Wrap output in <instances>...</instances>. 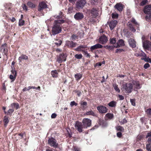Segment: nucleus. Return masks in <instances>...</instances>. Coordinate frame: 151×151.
Listing matches in <instances>:
<instances>
[{"label": "nucleus", "mask_w": 151, "mask_h": 151, "mask_svg": "<svg viewBox=\"0 0 151 151\" xmlns=\"http://www.w3.org/2000/svg\"><path fill=\"white\" fill-rule=\"evenodd\" d=\"M12 74L13 75L16 76H17V72L15 70H12Z\"/></svg>", "instance_id": "obj_55"}, {"label": "nucleus", "mask_w": 151, "mask_h": 151, "mask_svg": "<svg viewBox=\"0 0 151 151\" xmlns=\"http://www.w3.org/2000/svg\"><path fill=\"white\" fill-rule=\"evenodd\" d=\"M67 55L65 54H60L59 57L57 59V61L60 63H62L63 61H65L66 60Z\"/></svg>", "instance_id": "obj_11"}, {"label": "nucleus", "mask_w": 151, "mask_h": 151, "mask_svg": "<svg viewBox=\"0 0 151 151\" xmlns=\"http://www.w3.org/2000/svg\"><path fill=\"white\" fill-rule=\"evenodd\" d=\"M148 19H151V13H149L148 15L146 17V19L147 20H148Z\"/></svg>", "instance_id": "obj_50"}, {"label": "nucleus", "mask_w": 151, "mask_h": 151, "mask_svg": "<svg viewBox=\"0 0 151 151\" xmlns=\"http://www.w3.org/2000/svg\"><path fill=\"white\" fill-rule=\"evenodd\" d=\"M22 7L24 10H25L26 11H27V6L25 4H23L22 6Z\"/></svg>", "instance_id": "obj_58"}, {"label": "nucleus", "mask_w": 151, "mask_h": 151, "mask_svg": "<svg viewBox=\"0 0 151 151\" xmlns=\"http://www.w3.org/2000/svg\"><path fill=\"white\" fill-rule=\"evenodd\" d=\"M65 21L63 20H55L52 28V35H55L60 33L61 31V28L60 24L63 23Z\"/></svg>", "instance_id": "obj_1"}, {"label": "nucleus", "mask_w": 151, "mask_h": 151, "mask_svg": "<svg viewBox=\"0 0 151 151\" xmlns=\"http://www.w3.org/2000/svg\"><path fill=\"white\" fill-rule=\"evenodd\" d=\"M68 46L71 47H76V43L74 42L73 41H69L68 43Z\"/></svg>", "instance_id": "obj_27"}, {"label": "nucleus", "mask_w": 151, "mask_h": 151, "mask_svg": "<svg viewBox=\"0 0 151 151\" xmlns=\"http://www.w3.org/2000/svg\"><path fill=\"white\" fill-rule=\"evenodd\" d=\"M97 109L99 112L101 114H104L107 112L108 109L106 107L103 106L101 105L97 107Z\"/></svg>", "instance_id": "obj_8"}, {"label": "nucleus", "mask_w": 151, "mask_h": 151, "mask_svg": "<svg viewBox=\"0 0 151 151\" xmlns=\"http://www.w3.org/2000/svg\"><path fill=\"white\" fill-rule=\"evenodd\" d=\"M90 2L92 4H95L96 3V1L94 0H91Z\"/></svg>", "instance_id": "obj_63"}, {"label": "nucleus", "mask_w": 151, "mask_h": 151, "mask_svg": "<svg viewBox=\"0 0 151 151\" xmlns=\"http://www.w3.org/2000/svg\"><path fill=\"white\" fill-rule=\"evenodd\" d=\"M104 47L109 50H111L114 48V47L113 46L109 45H106L104 46Z\"/></svg>", "instance_id": "obj_43"}, {"label": "nucleus", "mask_w": 151, "mask_h": 151, "mask_svg": "<svg viewBox=\"0 0 151 151\" xmlns=\"http://www.w3.org/2000/svg\"><path fill=\"white\" fill-rule=\"evenodd\" d=\"M58 73L57 70H52L51 72V75L53 78H57L58 76Z\"/></svg>", "instance_id": "obj_25"}, {"label": "nucleus", "mask_w": 151, "mask_h": 151, "mask_svg": "<svg viewBox=\"0 0 151 151\" xmlns=\"http://www.w3.org/2000/svg\"><path fill=\"white\" fill-rule=\"evenodd\" d=\"M114 88L115 90L118 93H119L120 92V90L118 88V85L116 84H114L113 85Z\"/></svg>", "instance_id": "obj_35"}, {"label": "nucleus", "mask_w": 151, "mask_h": 151, "mask_svg": "<svg viewBox=\"0 0 151 151\" xmlns=\"http://www.w3.org/2000/svg\"><path fill=\"white\" fill-rule=\"evenodd\" d=\"M118 96L120 100H123L124 99V97L123 96L120 95H118Z\"/></svg>", "instance_id": "obj_56"}, {"label": "nucleus", "mask_w": 151, "mask_h": 151, "mask_svg": "<svg viewBox=\"0 0 151 151\" xmlns=\"http://www.w3.org/2000/svg\"><path fill=\"white\" fill-rule=\"evenodd\" d=\"M118 14H112V17L113 18H117L118 17Z\"/></svg>", "instance_id": "obj_53"}, {"label": "nucleus", "mask_w": 151, "mask_h": 151, "mask_svg": "<svg viewBox=\"0 0 151 151\" xmlns=\"http://www.w3.org/2000/svg\"><path fill=\"white\" fill-rule=\"evenodd\" d=\"M122 88L125 91L128 93H130L132 91L133 88L132 84L130 83H127L123 84Z\"/></svg>", "instance_id": "obj_3"}, {"label": "nucleus", "mask_w": 151, "mask_h": 151, "mask_svg": "<svg viewBox=\"0 0 151 151\" xmlns=\"http://www.w3.org/2000/svg\"><path fill=\"white\" fill-rule=\"evenodd\" d=\"M86 47L85 45H80L78 47L75 49V50L76 51H81V48H84Z\"/></svg>", "instance_id": "obj_32"}, {"label": "nucleus", "mask_w": 151, "mask_h": 151, "mask_svg": "<svg viewBox=\"0 0 151 151\" xmlns=\"http://www.w3.org/2000/svg\"><path fill=\"white\" fill-rule=\"evenodd\" d=\"M122 135V133L121 132H118L117 133V136L119 137H121Z\"/></svg>", "instance_id": "obj_60"}, {"label": "nucleus", "mask_w": 151, "mask_h": 151, "mask_svg": "<svg viewBox=\"0 0 151 151\" xmlns=\"http://www.w3.org/2000/svg\"><path fill=\"white\" fill-rule=\"evenodd\" d=\"M78 105L77 103H76L75 101H73L71 102L70 103V105L71 107H73V106H77Z\"/></svg>", "instance_id": "obj_45"}, {"label": "nucleus", "mask_w": 151, "mask_h": 151, "mask_svg": "<svg viewBox=\"0 0 151 151\" xmlns=\"http://www.w3.org/2000/svg\"><path fill=\"white\" fill-rule=\"evenodd\" d=\"M82 77V75L80 73H77L75 75V77L77 81L80 80Z\"/></svg>", "instance_id": "obj_26"}, {"label": "nucleus", "mask_w": 151, "mask_h": 151, "mask_svg": "<svg viewBox=\"0 0 151 151\" xmlns=\"http://www.w3.org/2000/svg\"><path fill=\"white\" fill-rule=\"evenodd\" d=\"M11 107L13 108H16L17 109L19 108V104L18 103H13L11 104Z\"/></svg>", "instance_id": "obj_31"}, {"label": "nucleus", "mask_w": 151, "mask_h": 151, "mask_svg": "<svg viewBox=\"0 0 151 151\" xmlns=\"http://www.w3.org/2000/svg\"><path fill=\"white\" fill-rule=\"evenodd\" d=\"M47 8V5L44 2H42L40 3L39 4L38 11H41L43 9Z\"/></svg>", "instance_id": "obj_12"}, {"label": "nucleus", "mask_w": 151, "mask_h": 151, "mask_svg": "<svg viewBox=\"0 0 151 151\" xmlns=\"http://www.w3.org/2000/svg\"><path fill=\"white\" fill-rule=\"evenodd\" d=\"M16 76L12 75H10L9 76V78L10 79L12 80V81H13L16 79Z\"/></svg>", "instance_id": "obj_44"}, {"label": "nucleus", "mask_w": 151, "mask_h": 151, "mask_svg": "<svg viewBox=\"0 0 151 151\" xmlns=\"http://www.w3.org/2000/svg\"><path fill=\"white\" fill-rule=\"evenodd\" d=\"M108 39L107 37L105 35H103L99 37V43L102 44H105L108 41Z\"/></svg>", "instance_id": "obj_9"}, {"label": "nucleus", "mask_w": 151, "mask_h": 151, "mask_svg": "<svg viewBox=\"0 0 151 151\" xmlns=\"http://www.w3.org/2000/svg\"><path fill=\"white\" fill-rule=\"evenodd\" d=\"M86 114L87 115H91L93 116H95V115L94 112L92 110H90L87 112L86 113Z\"/></svg>", "instance_id": "obj_34"}, {"label": "nucleus", "mask_w": 151, "mask_h": 151, "mask_svg": "<svg viewBox=\"0 0 151 151\" xmlns=\"http://www.w3.org/2000/svg\"><path fill=\"white\" fill-rule=\"evenodd\" d=\"M73 151H81L80 148H78V147L73 146Z\"/></svg>", "instance_id": "obj_49"}, {"label": "nucleus", "mask_w": 151, "mask_h": 151, "mask_svg": "<svg viewBox=\"0 0 151 151\" xmlns=\"http://www.w3.org/2000/svg\"><path fill=\"white\" fill-rule=\"evenodd\" d=\"M116 129L117 131H120L122 132H123L124 129L123 128L120 126H117L116 127Z\"/></svg>", "instance_id": "obj_36"}, {"label": "nucleus", "mask_w": 151, "mask_h": 151, "mask_svg": "<svg viewBox=\"0 0 151 151\" xmlns=\"http://www.w3.org/2000/svg\"><path fill=\"white\" fill-rule=\"evenodd\" d=\"M143 47L145 49H147L149 47L150 42L149 41L146 40L143 42Z\"/></svg>", "instance_id": "obj_23"}, {"label": "nucleus", "mask_w": 151, "mask_h": 151, "mask_svg": "<svg viewBox=\"0 0 151 151\" xmlns=\"http://www.w3.org/2000/svg\"><path fill=\"white\" fill-rule=\"evenodd\" d=\"M28 59V57L27 56L25 55H22L19 58L18 60L19 62H20L24 60H26Z\"/></svg>", "instance_id": "obj_22"}, {"label": "nucleus", "mask_w": 151, "mask_h": 151, "mask_svg": "<svg viewBox=\"0 0 151 151\" xmlns=\"http://www.w3.org/2000/svg\"><path fill=\"white\" fill-rule=\"evenodd\" d=\"M27 5L32 8H34L36 6V5L30 1H29L27 3Z\"/></svg>", "instance_id": "obj_30"}, {"label": "nucleus", "mask_w": 151, "mask_h": 151, "mask_svg": "<svg viewBox=\"0 0 151 151\" xmlns=\"http://www.w3.org/2000/svg\"><path fill=\"white\" fill-rule=\"evenodd\" d=\"M146 112L149 115L151 116V109H147Z\"/></svg>", "instance_id": "obj_47"}, {"label": "nucleus", "mask_w": 151, "mask_h": 151, "mask_svg": "<svg viewBox=\"0 0 151 151\" xmlns=\"http://www.w3.org/2000/svg\"><path fill=\"white\" fill-rule=\"evenodd\" d=\"M117 45L114 46L115 47H118L125 45L124 41L122 39L119 40L116 43Z\"/></svg>", "instance_id": "obj_16"}, {"label": "nucleus", "mask_w": 151, "mask_h": 151, "mask_svg": "<svg viewBox=\"0 0 151 151\" xmlns=\"http://www.w3.org/2000/svg\"><path fill=\"white\" fill-rule=\"evenodd\" d=\"M134 90L136 91L137 90L140 89L141 87L139 82L133 81L132 82V84Z\"/></svg>", "instance_id": "obj_10"}, {"label": "nucleus", "mask_w": 151, "mask_h": 151, "mask_svg": "<svg viewBox=\"0 0 151 151\" xmlns=\"http://www.w3.org/2000/svg\"><path fill=\"white\" fill-rule=\"evenodd\" d=\"M46 151H52L50 147H48L46 148Z\"/></svg>", "instance_id": "obj_64"}, {"label": "nucleus", "mask_w": 151, "mask_h": 151, "mask_svg": "<svg viewBox=\"0 0 151 151\" xmlns=\"http://www.w3.org/2000/svg\"><path fill=\"white\" fill-rule=\"evenodd\" d=\"M130 102L132 104L133 106H135V100L133 99H130Z\"/></svg>", "instance_id": "obj_54"}, {"label": "nucleus", "mask_w": 151, "mask_h": 151, "mask_svg": "<svg viewBox=\"0 0 151 151\" xmlns=\"http://www.w3.org/2000/svg\"><path fill=\"white\" fill-rule=\"evenodd\" d=\"M62 41L56 39L55 40V41L54 42L55 44L57 45V46H60L62 43Z\"/></svg>", "instance_id": "obj_33"}, {"label": "nucleus", "mask_w": 151, "mask_h": 151, "mask_svg": "<svg viewBox=\"0 0 151 151\" xmlns=\"http://www.w3.org/2000/svg\"><path fill=\"white\" fill-rule=\"evenodd\" d=\"M151 137V133H148L146 136V137L149 138Z\"/></svg>", "instance_id": "obj_62"}, {"label": "nucleus", "mask_w": 151, "mask_h": 151, "mask_svg": "<svg viewBox=\"0 0 151 151\" xmlns=\"http://www.w3.org/2000/svg\"><path fill=\"white\" fill-rule=\"evenodd\" d=\"M103 47V46L102 45L99 43H98L91 46L90 47V49L91 50H93L101 48Z\"/></svg>", "instance_id": "obj_18"}, {"label": "nucleus", "mask_w": 151, "mask_h": 151, "mask_svg": "<svg viewBox=\"0 0 151 151\" xmlns=\"http://www.w3.org/2000/svg\"><path fill=\"white\" fill-rule=\"evenodd\" d=\"M117 23V22L116 20L111 21L109 24V26L110 29L111 30L113 29L116 27Z\"/></svg>", "instance_id": "obj_17"}, {"label": "nucleus", "mask_w": 151, "mask_h": 151, "mask_svg": "<svg viewBox=\"0 0 151 151\" xmlns=\"http://www.w3.org/2000/svg\"><path fill=\"white\" fill-rule=\"evenodd\" d=\"M82 51L84 55L86 56V57L88 58L90 57V55L88 53L87 51L83 50Z\"/></svg>", "instance_id": "obj_39"}, {"label": "nucleus", "mask_w": 151, "mask_h": 151, "mask_svg": "<svg viewBox=\"0 0 151 151\" xmlns=\"http://www.w3.org/2000/svg\"><path fill=\"white\" fill-rule=\"evenodd\" d=\"M151 11V5L147 6H145L144 9V12L146 14H148Z\"/></svg>", "instance_id": "obj_20"}, {"label": "nucleus", "mask_w": 151, "mask_h": 151, "mask_svg": "<svg viewBox=\"0 0 151 151\" xmlns=\"http://www.w3.org/2000/svg\"><path fill=\"white\" fill-rule=\"evenodd\" d=\"M75 57L78 59H81L82 57V55L81 54H76L75 56Z\"/></svg>", "instance_id": "obj_42"}, {"label": "nucleus", "mask_w": 151, "mask_h": 151, "mask_svg": "<svg viewBox=\"0 0 151 151\" xmlns=\"http://www.w3.org/2000/svg\"><path fill=\"white\" fill-rule=\"evenodd\" d=\"M57 116V115L55 113H53L52 114L51 116V117L52 118H55Z\"/></svg>", "instance_id": "obj_59"}, {"label": "nucleus", "mask_w": 151, "mask_h": 151, "mask_svg": "<svg viewBox=\"0 0 151 151\" xmlns=\"http://www.w3.org/2000/svg\"><path fill=\"white\" fill-rule=\"evenodd\" d=\"M91 13L92 16L93 17H96L98 15V12L97 10L93 8L92 9L91 11Z\"/></svg>", "instance_id": "obj_21"}, {"label": "nucleus", "mask_w": 151, "mask_h": 151, "mask_svg": "<svg viewBox=\"0 0 151 151\" xmlns=\"http://www.w3.org/2000/svg\"><path fill=\"white\" fill-rule=\"evenodd\" d=\"M115 8L119 12L122 11L123 8V5L120 3L117 4L115 6Z\"/></svg>", "instance_id": "obj_19"}, {"label": "nucleus", "mask_w": 151, "mask_h": 151, "mask_svg": "<svg viewBox=\"0 0 151 151\" xmlns=\"http://www.w3.org/2000/svg\"><path fill=\"white\" fill-rule=\"evenodd\" d=\"M123 51V50L122 49H117L115 51V52L116 53H119Z\"/></svg>", "instance_id": "obj_51"}, {"label": "nucleus", "mask_w": 151, "mask_h": 151, "mask_svg": "<svg viewBox=\"0 0 151 151\" xmlns=\"http://www.w3.org/2000/svg\"><path fill=\"white\" fill-rule=\"evenodd\" d=\"M74 17L76 19L80 20L83 18L84 15L82 13L78 12L75 15Z\"/></svg>", "instance_id": "obj_13"}, {"label": "nucleus", "mask_w": 151, "mask_h": 151, "mask_svg": "<svg viewBox=\"0 0 151 151\" xmlns=\"http://www.w3.org/2000/svg\"><path fill=\"white\" fill-rule=\"evenodd\" d=\"M73 9V7H70L68 8V11L69 13H71L72 12Z\"/></svg>", "instance_id": "obj_48"}, {"label": "nucleus", "mask_w": 151, "mask_h": 151, "mask_svg": "<svg viewBox=\"0 0 151 151\" xmlns=\"http://www.w3.org/2000/svg\"><path fill=\"white\" fill-rule=\"evenodd\" d=\"M129 46L132 48H135L136 47V42L132 38H130L128 40Z\"/></svg>", "instance_id": "obj_15"}, {"label": "nucleus", "mask_w": 151, "mask_h": 151, "mask_svg": "<svg viewBox=\"0 0 151 151\" xmlns=\"http://www.w3.org/2000/svg\"><path fill=\"white\" fill-rule=\"evenodd\" d=\"M9 121L8 119V117L6 116H5L4 117V125L5 127L6 126L7 124L9 122Z\"/></svg>", "instance_id": "obj_29"}, {"label": "nucleus", "mask_w": 151, "mask_h": 151, "mask_svg": "<svg viewBox=\"0 0 151 151\" xmlns=\"http://www.w3.org/2000/svg\"><path fill=\"white\" fill-rule=\"evenodd\" d=\"M75 127L76 129L79 132H81L82 129L85 128L84 125L81 122H77L75 124Z\"/></svg>", "instance_id": "obj_5"}, {"label": "nucleus", "mask_w": 151, "mask_h": 151, "mask_svg": "<svg viewBox=\"0 0 151 151\" xmlns=\"http://www.w3.org/2000/svg\"><path fill=\"white\" fill-rule=\"evenodd\" d=\"M114 117V115L112 114L108 113L106 115L105 118L106 120L111 119Z\"/></svg>", "instance_id": "obj_24"}, {"label": "nucleus", "mask_w": 151, "mask_h": 151, "mask_svg": "<svg viewBox=\"0 0 151 151\" xmlns=\"http://www.w3.org/2000/svg\"><path fill=\"white\" fill-rule=\"evenodd\" d=\"M146 56V54L143 52L142 51L141 53H140V56H143L145 57Z\"/></svg>", "instance_id": "obj_57"}, {"label": "nucleus", "mask_w": 151, "mask_h": 151, "mask_svg": "<svg viewBox=\"0 0 151 151\" xmlns=\"http://www.w3.org/2000/svg\"><path fill=\"white\" fill-rule=\"evenodd\" d=\"M86 4L85 0H78L76 3V7L78 9H82Z\"/></svg>", "instance_id": "obj_4"}, {"label": "nucleus", "mask_w": 151, "mask_h": 151, "mask_svg": "<svg viewBox=\"0 0 151 151\" xmlns=\"http://www.w3.org/2000/svg\"><path fill=\"white\" fill-rule=\"evenodd\" d=\"M130 22L134 24L137 27V29H139V24L136 21L135 19L134 18H132L130 20V22H128L127 23V25L129 26L130 28V30L134 32L136 31V29L134 28L132 25L131 23Z\"/></svg>", "instance_id": "obj_2"}, {"label": "nucleus", "mask_w": 151, "mask_h": 151, "mask_svg": "<svg viewBox=\"0 0 151 151\" xmlns=\"http://www.w3.org/2000/svg\"><path fill=\"white\" fill-rule=\"evenodd\" d=\"M150 66V64L149 63H146L144 65V67L145 69H146L149 68Z\"/></svg>", "instance_id": "obj_52"}, {"label": "nucleus", "mask_w": 151, "mask_h": 151, "mask_svg": "<svg viewBox=\"0 0 151 151\" xmlns=\"http://www.w3.org/2000/svg\"><path fill=\"white\" fill-rule=\"evenodd\" d=\"M148 2L147 0H144L142 1L140 4V5L141 6H143L145 4Z\"/></svg>", "instance_id": "obj_41"}, {"label": "nucleus", "mask_w": 151, "mask_h": 151, "mask_svg": "<svg viewBox=\"0 0 151 151\" xmlns=\"http://www.w3.org/2000/svg\"><path fill=\"white\" fill-rule=\"evenodd\" d=\"M0 50L1 52L7 56L8 50L7 49V45L6 44L3 45L0 48Z\"/></svg>", "instance_id": "obj_14"}, {"label": "nucleus", "mask_w": 151, "mask_h": 151, "mask_svg": "<svg viewBox=\"0 0 151 151\" xmlns=\"http://www.w3.org/2000/svg\"><path fill=\"white\" fill-rule=\"evenodd\" d=\"M14 110L13 109H10L7 112V114L9 115H11L14 111Z\"/></svg>", "instance_id": "obj_38"}, {"label": "nucleus", "mask_w": 151, "mask_h": 151, "mask_svg": "<svg viewBox=\"0 0 151 151\" xmlns=\"http://www.w3.org/2000/svg\"><path fill=\"white\" fill-rule=\"evenodd\" d=\"M116 42V39L115 38H112L110 39V42L111 44H115Z\"/></svg>", "instance_id": "obj_40"}, {"label": "nucleus", "mask_w": 151, "mask_h": 151, "mask_svg": "<svg viewBox=\"0 0 151 151\" xmlns=\"http://www.w3.org/2000/svg\"><path fill=\"white\" fill-rule=\"evenodd\" d=\"M48 143L51 146L55 148L57 147L58 145L56 140L53 138H49L48 140Z\"/></svg>", "instance_id": "obj_6"}, {"label": "nucleus", "mask_w": 151, "mask_h": 151, "mask_svg": "<svg viewBox=\"0 0 151 151\" xmlns=\"http://www.w3.org/2000/svg\"><path fill=\"white\" fill-rule=\"evenodd\" d=\"M127 122V121L125 119H124L122 122V124H124L126 123Z\"/></svg>", "instance_id": "obj_61"}, {"label": "nucleus", "mask_w": 151, "mask_h": 151, "mask_svg": "<svg viewBox=\"0 0 151 151\" xmlns=\"http://www.w3.org/2000/svg\"><path fill=\"white\" fill-rule=\"evenodd\" d=\"M83 124L85 128L86 129L88 127L91 126V120L88 118H84L82 121Z\"/></svg>", "instance_id": "obj_7"}, {"label": "nucleus", "mask_w": 151, "mask_h": 151, "mask_svg": "<svg viewBox=\"0 0 151 151\" xmlns=\"http://www.w3.org/2000/svg\"><path fill=\"white\" fill-rule=\"evenodd\" d=\"M146 148L148 151H151V145L150 144L147 145Z\"/></svg>", "instance_id": "obj_46"}, {"label": "nucleus", "mask_w": 151, "mask_h": 151, "mask_svg": "<svg viewBox=\"0 0 151 151\" xmlns=\"http://www.w3.org/2000/svg\"><path fill=\"white\" fill-rule=\"evenodd\" d=\"M116 102L114 101H112L108 104L109 106L111 107H115L116 106Z\"/></svg>", "instance_id": "obj_28"}, {"label": "nucleus", "mask_w": 151, "mask_h": 151, "mask_svg": "<svg viewBox=\"0 0 151 151\" xmlns=\"http://www.w3.org/2000/svg\"><path fill=\"white\" fill-rule=\"evenodd\" d=\"M24 21L23 20H22L21 19H20L19 20V26H23L24 25Z\"/></svg>", "instance_id": "obj_37"}]
</instances>
